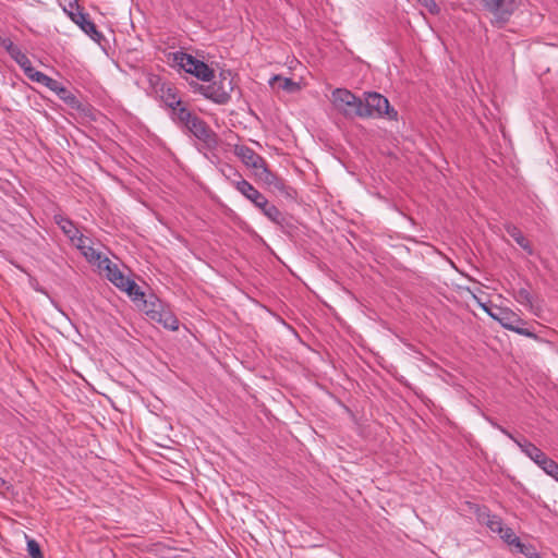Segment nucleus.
Listing matches in <instances>:
<instances>
[{"instance_id": "25", "label": "nucleus", "mask_w": 558, "mask_h": 558, "mask_svg": "<svg viewBox=\"0 0 558 558\" xmlns=\"http://www.w3.org/2000/svg\"><path fill=\"white\" fill-rule=\"evenodd\" d=\"M163 304L160 300H158L156 296L151 295L149 299H144L141 304H138V307L145 312V314L150 318V312L149 311H156L158 312L159 308H161Z\"/></svg>"}, {"instance_id": "33", "label": "nucleus", "mask_w": 558, "mask_h": 558, "mask_svg": "<svg viewBox=\"0 0 558 558\" xmlns=\"http://www.w3.org/2000/svg\"><path fill=\"white\" fill-rule=\"evenodd\" d=\"M515 548L520 554H523L529 558H539L531 545H526L520 542L519 546H517Z\"/></svg>"}, {"instance_id": "14", "label": "nucleus", "mask_w": 558, "mask_h": 558, "mask_svg": "<svg viewBox=\"0 0 558 558\" xmlns=\"http://www.w3.org/2000/svg\"><path fill=\"white\" fill-rule=\"evenodd\" d=\"M197 58L184 51H174L169 53L168 61L173 68L183 70L185 73H190Z\"/></svg>"}, {"instance_id": "5", "label": "nucleus", "mask_w": 558, "mask_h": 558, "mask_svg": "<svg viewBox=\"0 0 558 558\" xmlns=\"http://www.w3.org/2000/svg\"><path fill=\"white\" fill-rule=\"evenodd\" d=\"M364 110H366L363 118H375L386 116L389 120H396L398 112L390 107L388 99L378 93H365L363 100Z\"/></svg>"}, {"instance_id": "31", "label": "nucleus", "mask_w": 558, "mask_h": 558, "mask_svg": "<svg viewBox=\"0 0 558 558\" xmlns=\"http://www.w3.org/2000/svg\"><path fill=\"white\" fill-rule=\"evenodd\" d=\"M274 80L281 82L280 87L287 92H294L299 88L298 83L293 82L291 78H281L279 76H275Z\"/></svg>"}, {"instance_id": "38", "label": "nucleus", "mask_w": 558, "mask_h": 558, "mask_svg": "<svg viewBox=\"0 0 558 558\" xmlns=\"http://www.w3.org/2000/svg\"><path fill=\"white\" fill-rule=\"evenodd\" d=\"M493 426L497 428L499 432H501L504 435H506L508 438H510L515 445L517 441H523L524 438H517L514 437L509 430H507L505 427L497 423H493Z\"/></svg>"}, {"instance_id": "9", "label": "nucleus", "mask_w": 558, "mask_h": 558, "mask_svg": "<svg viewBox=\"0 0 558 558\" xmlns=\"http://www.w3.org/2000/svg\"><path fill=\"white\" fill-rule=\"evenodd\" d=\"M255 177L263 181L266 185L272 187L283 195H290V187L277 174L271 172L265 162L262 168L254 172Z\"/></svg>"}, {"instance_id": "4", "label": "nucleus", "mask_w": 558, "mask_h": 558, "mask_svg": "<svg viewBox=\"0 0 558 558\" xmlns=\"http://www.w3.org/2000/svg\"><path fill=\"white\" fill-rule=\"evenodd\" d=\"M489 317L498 322L504 328L518 335L533 339L536 338L535 332L524 327L525 322L508 307H495V313H489Z\"/></svg>"}, {"instance_id": "36", "label": "nucleus", "mask_w": 558, "mask_h": 558, "mask_svg": "<svg viewBox=\"0 0 558 558\" xmlns=\"http://www.w3.org/2000/svg\"><path fill=\"white\" fill-rule=\"evenodd\" d=\"M544 473L558 482V463L553 461L549 465H547V469L544 471Z\"/></svg>"}, {"instance_id": "15", "label": "nucleus", "mask_w": 558, "mask_h": 558, "mask_svg": "<svg viewBox=\"0 0 558 558\" xmlns=\"http://www.w3.org/2000/svg\"><path fill=\"white\" fill-rule=\"evenodd\" d=\"M150 319L161 324L165 328L169 330H177L179 328V320L177 316L168 308L162 306L161 308L156 311H149Z\"/></svg>"}, {"instance_id": "16", "label": "nucleus", "mask_w": 558, "mask_h": 558, "mask_svg": "<svg viewBox=\"0 0 558 558\" xmlns=\"http://www.w3.org/2000/svg\"><path fill=\"white\" fill-rule=\"evenodd\" d=\"M512 296L519 304L523 305L535 315H538L539 312L542 311V306L534 302L533 295L525 288L514 290Z\"/></svg>"}, {"instance_id": "21", "label": "nucleus", "mask_w": 558, "mask_h": 558, "mask_svg": "<svg viewBox=\"0 0 558 558\" xmlns=\"http://www.w3.org/2000/svg\"><path fill=\"white\" fill-rule=\"evenodd\" d=\"M11 58L20 65L28 80L37 72L28 57L21 49L16 50Z\"/></svg>"}, {"instance_id": "35", "label": "nucleus", "mask_w": 558, "mask_h": 558, "mask_svg": "<svg viewBox=\"0 0 558 558\" xmlns=\"http://www.w3.org/2000/svg\"><path fill=\"white\" fill-rule=\"evenodd\" d=\"M544 473L558 482V463L553 461L549 465H547V469L544 471Z\"/></svg>"}, {"instance_id": "22", "label": "nucleus", "mask_w": 558, "mask_h": 558, "mask_svg": "<svg viewBox=\"0 0 558 558\" xmlns=\"http://www.w3.org/2000/svg\"><path fill=\"white\" fill-rule=\"evenodd\" d=\"M31 81L46 86L47 88H49L51 92H53L56 94H58V89L63 86L60 82L46 75L45 73H43L40 71H37L36 73H34Z\"/></svg>"}, {"instance_id": "29", "label": "nucleus", "mask_w": 558, "mask_h": 558, "mask_svg": "<svg viewBox=\"0 0 558 558\" xmlns=\"http://www.w3.org/2000/svg\"><path fill=\"white\" fill-rule=\"evenodd\" d=\"M487 527L494 533H502L504 523L502 520L497 515H488L486 521Z\"/></svg>"}, {"instance_id": "10", "label": "nucleus", "mask_w": 558, "mask_h": 558, "mask_svg": "<svg viewBox=\"0 0 558 558\" xmlns=\"http://www.w3.org/2000/svg\"><path fill=\"white\" fill-rule=\"evenodd\" d=\"M98 268L105 271L107 279L120 290L131 280L108 257H104L101 262L99 260Z\"/></svg>"}, {"instance_id": "1", "label": "nucleus", "mask_w": 558, "mask_h": 558, "mask_svg": "<svg viewBox=\"0 0 558 558\" xmlns=\"http://www.w3.org/2000/svg\"><path fill=\"white\" fill-rule=\"evenodd\" d=\"M208 83L205 85L193 82L190 86L193 93L201 94L215 104L225 105L230 100L234 88L230 72H221L218 77L214 75V78Z\"/></svg>"}, {"instance_id": "13", "label": "nucleus", "mask_w": 558, "mask_h": 558, "mask_svg": "<svg viewBox=\"0 0 558 558\" xmlns=\"http://www.w3.org/2000/svg\"><path fill=\"white\" fill-rule=\"evenodd\" d=\"M71 16L85 34H87L93 40L100 43L102 35L97 31L96 25L90 21L87 14L77 12L72 13Z\"/></svg>"}, {"instance_id": "19", "label": "nucleus", "mask_w": 558, "mask_h": 558, "mask_svg": "<svg viewBox=\"0 0 558 558\" xmlns=\"http://www.w3.org/2000/svg\"><path fill=\"white\" fill-rule=\"evenodd\" d=\"M171 118L177 123L184 128L187 126V124L191 123L193 119H195L197 116L189 110L186 106H184L182 102L180 106L174 107L171 109Z\"/></svg>"}, {"instance_id": "27", "label": "nucleus", "mask_w": 558, "mask_h": 558, "mask_svg": "<svg viewBox=\"0 0 558 558\" xmlns=\"http://www.w3.org/2000/svg\"><path fill=\"white\" fill-rule=\"evenodd\" d=\"M57 96L72 108H78L80 106L76 96L64 86L58 89Z\"/></svg>"}, {"instance_id": "26", "label": "nucleus", "mask_w": 558, "mask_h": 558, "mask_svg": "<svg viewBox=\"0 0 558 558\" xmlns=\"http://www.w3.org/2000/svg\"><path fill=\"white\" fill-rule=\"evenodd\" d=\"M507 232L523 250L531 252L529 241L525 239L520 229L510 225L507 227Z\"/></svg>"}, {"instance_id": "32", "label": "nucleus", "mask_w": 558, "mask_h": 558, "mask_svg": "<svg viewBox=\"0 0 558 558\" xmlns=\"http://www.w3.org/2000/svg\"><path fill=\"white\" fill-rule=\"evenodd\" d=\"M418 4L423 5L427 9L430 14H438L440 12V8L436 3L435 0H415Z\"/></svg>"}, {"instance_id": "34", "label": "nucleus", "mask_w": 558, "mask_h": 558, "mask_svg": "<svg viewBox=\"0 0 558 558\" xmlns=\"http://www.w3.org/2000/svg\"><path fill=\"white\" fill-rule=\"evenodd\" d=\"M2 47L5 49V51L9 53V56H13V53L20 49L19 46H16L11 39L5 38L1 43Z\"/></svg>"}, {"instance_id": "37", "label": "nucleus", "mask_w": 558, "mask_h": 558, "mask_svg": "<svg viewBox=\"0 0 558 558\" xmlns=\"http://www.w3.org/2000/svg\"><path fill=\"white\" fill-rule=\"evenodd\" d=\"M493 426L497 428L499 432H501L504 435H506L508 438H510L515 445L517 441H523L524 438H517L514 437L509 430H507L505 427L497 423H493Z\"/></svg>"}, {"instance_id": "24", "label": "nucleus", "mask_w": 558, "mask_h": 558, "mask_svg": "<svg viewBox=\"0 0 558 558\" xmlns=\"http://www.w3.org/2000/svg\"><path fill=\"white\" fill-rule=\"evenodd\" d=\"M121 290L126 292L130 299L137 303V305L141 304L145 299V293L141 290L134 280H130Z\"/></svg>"}, {"instance_id": "12", "label": "nucleus", "mask_w": 558, "mask_h": 558, "mask_svg": "<svg viewBox=\"0 0 558 558\" xmlns=\"http://www.w3.org/2000/svg\"><path fill=\"white\" fill-rule=\"evenodd\" d=\"M73 244L77 247V250H80V252L89 263L97 264V267L99 266V260L101 262L105 257L100 252L93 247V241L84 234L76 239Z\"/></svg>"}, {"instance_id": "8", "label": "nucleus", "mask_w": 558, "mask_h": 558, "mask_svg": "<svg viewBox=\"0 0 558 558\" xmlns=\"http://www.w3.org/2000/svg\"><path fill=\"white\" fill-rule=\"evenodd\" d=\"M517 446L543 471H545L547 469V465H549L554 461L544 451H542L538 447H536L527 439H523V441H517Z\"/></svg>"}, {"instance_id": "23", "label": "nucleus", "mask_w": 558, "mask_h": 558, "mask_svg": "<svg viewBox=\"0 0 558 558\" xmlns=\"http://www.w3.org/2000/svg\"><path fill=\"white\" fill-rule=\"evenodd\" d=\"M260 211L274 223L278 226H283L286 222V216L274 205L269 202L264 205V207L260 209Z\"/></svg>"}, {"instance_id": "11", "label": "nucleus", "mask_w": 558, "mask_h": 558, "mask_svg": "<svg viewBox=\"0 0 558 558\" xmlns=\"http://www.w3.org/2000/svg\"><path fill=\"white\" fill-rule=\"evenodd\" d=\"M234 155L247 167L257 171L266 162L254 149L245 145H235Z\"/></svg>"}, {"instance_id": "39", "label": "nucleus", "mask_w": 558, "mask_h": 558, "mask_svg": "<svg viewBox=\"0 0 558 558\" xmlns=\"http://www.w3.org/2000/svg\"><path fill=\"white\" fill-rule=\"evenodd\" d=\"M480 305H481V307H482V308H483V310H484L488 315H489V313H493V314L495 313V308L489 307V306H487V305H486V304H484V303H481Z\"/></svg>"}, {"instance_id": "6", "label": "nucleus", "mask_w": 558, "mask_h": 558, "mask_svg": "<svg viewBox=\"0 0 558 558\" xmlns=\"http://www.w3.org/2000/svg\"><path fill=\"white\" fill-rule=\"evenodd\" d=\"M229 169L238 178L236 180L231 181L236 191L241 193L246 199L252 202L254 206L260 210L264 205H266L268 199L248 181L244 180L238 171L231 167Z\"/></svg>"}, {"instance_id": "28", "label": "nucleus", "mask_w": 558, "mask_h": 558, "mask_svg": "<svg viewBox=\"0 0 558 558\" xmlns=\"http://www.w3.org/2000/svg\"><path fill=\"white\" fill-rule=\"evenodd\" d=\"M500 538L511 546H519L520 538L514 534L513 530L511 527L505 526L502 529V533H499Z\"/></svg>"}, {"instance_id": "3", "label": "nucleus", "mask_w": 558, "mask_h": 558, "mask_svg": "<svg viewBox=\"0 0 558 558\" xmlns=\"http://www.w3.org/2000/svg\"><path fill=\"white\" fill-rule=\"evenodd\" d=\"M332 104L345 117H359L367 114L363 107V100L345 88H336L332 92Z\"/></svg>"}, {"instance_id": "7", "label": "nucleus", "mask_w": 558, "mask_h": 558, "mask_svg": "<svg viewBox=\"0 0 558 558\" xmlns=\"http://www.w3.org/2000/svg\"><path fill=\"white\" fill-rule=\"evenodd\" d=\"M186 129L208 149H215L218 146L216 133L198 116L187 124Z\"/></svg>"}, {"instance_id": "20", "label": "nucleus", "mask_w": 558, "mask_h": 558, "mask_svg": "<svg viewBox=\"0 0 558 558\" xmlns=\"http://www.w3.org/2000/svg\"><path fill=\"white\" fill-rule=\"evenodd\" d=\"M189 74L195 76L202 82H210L214 78V70L199 59L195 60V64Z\"/></svg>"}, {"instance_id": "17", "label": "nucleus", "mask_w": 558, "mask_h": 558, "mask_svg": "<svg viewBox=\"0 0 558 558\" xmlns=\"http://www.w3.org/2000/svg\"><path fill=\"white\" fill-rule=\"evenodd\" d=\"M53 219L58 227L62 230V232L68 236V239L72 243H74L75 240L83 234L71 219L62 215H54Z\"/></svg>"}, {"instance_id": "18", "label": "nucleus", "mask_w": 558, "mask_h": 558, "mask_svg": "<svg viewBox=\"0 0 558 558\" xmlns=\"http://www.w3.org/2000/svg\"><path fill=\"white\" fill-rule=\"evenodd\" d=\"M159 93L162 102L170 109L180 106L182 102L177 88L169 84H162Z\"/></svg>"}, {"instance_id": "2", "label": "nucleus", "mask_w": 558, "mask_h": 558, "mask_svg": "<svg viewBox=\"0 0 558 558\" xmlns=\"http://www.w3.org/2000/svg\"><path fill=\"white\" fill-rule=\"evenodd\" d=\"M493 26L501 28L521 5V0H478Z\"/></svg>"}, {"instance_id": "30", "label": "nucleus", "mask_w": 558, "mask_h": 558, "mask_svg": "<svg viewBox=\"0 0 558 558\" xmlns=\"http://www.w3.org/2000/svg\"><path fill=\"white\" fill-rule=\"evenodd\" d=\"M27 553L32 558H44L39 544L33 538H27Z\"/></svg>"}]
</instances>
